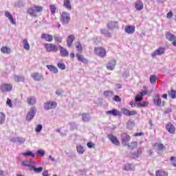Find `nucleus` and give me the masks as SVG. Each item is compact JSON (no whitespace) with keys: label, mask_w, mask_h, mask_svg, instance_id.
<instances>
[{"label":"nucleus","mask_w":176,"mask_h":176,"mask_svg":"<svg viewBox=\"0 0 176 176\" xmlns=\"http://www.w3.org/2000/svg\"><path fill=\"white\" fill-rule=\"evenodd\" d=\"M128 127L130 129V128H131V127H133V126H134V121H133V120H129V122H128Z\"/></svg>","instance_id":"obj_58"},{"label":"nucleus","mask_w":176,"mask_h":176,"mask_svg":"<svg viewBox=\"0 0 176 176\" xmlns=\"http://www.w3.org/2000/svg\"><path fill=\"white\" fill-rule=\"evenodd\" d=\"M63 6L67 9V10H71L72 9L71 1L69 0H63Z\"/></svg>","instance_id":"obj_29"},{"label":"nucleus","mask_w":176,"mask_h":176,"mask_svg":"<svg viewBox=\"0 0 176 176\" xmlns=\"http://www.w3.org/2000/svg\"><path fill=\"white\" fill-rule=\"evenodd\" d=\"M173 112V109L171 108H167L164 110V115H167L168 113H171Z\"/></svg>","instance_id":"obj_54"},{"label":"nucleus","mask_w":176,"mask_h":176,"mask_svg":"<svg viewBox=\"0 0 176 176\" xmlns=\"http://www.w3.org/2000/svg\"><path fill=\"white\" fill-rule=\"evenodd\" d=\"M94 53L96 54V56H98L102 58H104V57L107 56V51L105 50V49L101 47H95Z\"/></svg>","instance_id":"obj_2"},{"label":"nucleus","mask_w":176,"mask_h":176,"mask_svg":"<svg viewBox=\"0 0 176 176\" xmlns=\"http://www.w3.org/2000/svg\"><path fill=\"white\" fill-rule=\"evenodd\" d=\"M138 143L137 142H132L130 144L127 143L126 146H128L129 149H134V148H137Z\"/></svg>","instance_id":"obj_36"},{"label":"nucleus","mask_w":176,"mask_h":176,"mask_svg":"<svg viewBox=\"0 0 176 176\" xmlns=\"http://www.w3.org/2000/svg\"><path fill=\"white\" fill-rule=\"evenodd\" d=\"M69 20H71V15L69 13L63 12L60 15V21L62 24H68L69 23Z\"/></svg>","instance_id":"obj_3"},{"label":"nucleus","mask_w":176,"mask_h":176,"mask_svg":"<svg viewBox=\"0 0 176 176\" xmlns=\"http://www.w3.org/2000/svg\"><path fill=\"white\" fill-rule=\"evenodd\" d=\"M6 17H7V19H8L10 21V23L12 24H16V21L14 19H13V15H12V14H10V12H9L8 11H6L4 13Z\"/></svg>","instance_id":"obj_23"},{"label":"nucleus","mask_w":176,"mask_h":176,"mask_svg":"<svg viewBox=\"0 0 176 176\" xmlns=\"http://www.w3.org/2000/svg\"><path fill=\"white\" fill-rule=\"evenodd\" d=\"M157 148L158 149H160V151H162V149H164V145H163L162 144H158Z\"/></svg>","instance_id":"obj_59"},{"label":"nucleus","mask_w":176,"mask_h":176,"mask_svg":"<svg viewBox=\"0 0 176 176\" xmlns=\"http://www.w3.org/2000/svg\"><path fill=\"white\" fill-rule=\"evenodd\" d=\"M74 41H75V36H74L73 34H71L67 37V43L68 47H71V46H72Z\"/></svg>","instance_id":"obj_25"},{"label":"nucleus","mask_w":176,"mask_h":176,"mask_svg":"<svg viewBox=\"0 0 176 176\" xmlns=\"http://www.w3.org/2000/svg\"><path fill=\"white\" fill-rule=\"evenodd\" d=\"M31 78H32V79L34 80H36V82L43 80V75L42 74H39L38 72L32 73Z\"/></svg>","instance_id":"obj_11"},{"label":"nucleus","mask_w":176,"mask_h":176,"mask_svg":"<svg viewBox=\"0 0 176 176\" xmlns=\"http://www.w3.org/2000/svg\"><path fill=\"white\" fill-rule=\"evenodd\" d=\"M113 101H116V102H120L122 101V98L119 96H115L113 98Z\"/></svg>","instance_id":"obj_53"},{"label":"nucleus","mask_w":176,"mask_h":176,"mask_svg":"<svg viewBox=\"0 0 176 176\" xmlns=\"http://www.w3.org/2000/svg\"><path fill=\"white\" fill-rule=\"evenodd\" d=\"M57 107V103L56 102H47L44 103V109L46 111H49L50 109H53Z\"/></svg>","instance_id":"obj_10"},{"label":"nucleus","mask_w":176,"mask_h":176,"mask_svg":"<svg viewBox=\"0 0 176 176\" xmlns=\"http://www.w3.org/2000/svg\"><path fill=\"white\" fill-rule=\"evenodd\" d=\"M169 96H170L171 98H176V91L172 89L171 91L168 92Z\"/></svg>","instance_id":"obj_48"},{"label":"nucleus","mask_w":176,"mask_h":176,"mask_svg":"<svg viewBox=\"0 0 176 176\" xmlns=\"http://www.w3.org/2000/svg\"><path fill=\"white\" fill-rule=\"evenodd\" d=\"M129 112H130V110L126 108L121 109V113H123V115H125V116H129Z\"/></svg>","instance_id":"obj_46"},{"label":"nucleus","mask_w":176,"mask_h":176,"mask_svg":"<svg viewBox=\"0 0 176 176\" xmlns=\"http://www.w3.org/2000/svg\"><path fill=\"white\" fill-rule=\"evenodd\" d=\"M43 11V7L42 6L34 4L28 9L27 12L31 17H38V13H41Z\"/></svg>","instance_id":"obj_1"},{"label":"nucleus","mask_w":176,"mask_h":176,"mask_svg":"<svg viewBox=\"0 0 176 176\" xmlns=\"http://www.w3.org/2000/svg\"><path fill=\"white\" fill-rule=\"evenodd\" d=\"M157 79V77L155 75H151L150 76V82L151 84L155 83V82H156V80Z\"/></svg>","instance_id":"obj_49"},{"label":"nucleus","mask_w":176,"mask_h":176,"mask_svg":"<svg viewBox=\"0 0 176 176\" xmlns=\"http://www.w3.org/2000/svg\"><path fill=\"white\" fill-rule=\"evenodd\" d=\"M27 101L29 105H35L36 104V98L35 96H29L27 98Z\"/></svg>","instance_id":"obj_27"},{"label":"nucleus","mask_w":176,"mask_h":176,"mask_svg":"<svg viewBox=\"0 0 176 176\" xmlns=\"http://www.w3.org/2000/svg\"><path fill=\"white\" fill-rule=\"evenodd\" d=\"M124 32L126 34H129L130 35H131V34H134L135 32V26L126 25L125 26Z\"/></svg>","instance_id":"obj_17"},{"label":"nucleus","mask_w":176,"mask_h":176,"mask_svg":"<svg viewBox=\"0 0 176 176\" xmlns=\"http://www.w3.org/2000/svg\"><path fill=\"white\" fill-rule=\"evenodd\" d=\"M1 53H3L4 54H10V49L8 47H2L1 48Z\"/></svg>","instance_id":"obj_38"},{"label":"nucleus","mask_w":176,"mask_h":176,"mask_svg":"<svg viewBox=\"0 0 176 176\" xmlns=\"http://www.w3.org/2000/svg\"><path fill=\"white\" fill-rule=\"evenodd\" d=\"M35 115H36V108L32 107L26 115V120L31 122L35 118Z\"/></svg>","instance_id":"obj_4"},{"label":"nucleus","mask_w":176,"mask_h":176,"mask_svg":"<svg viewBox=\"0 0 176 176\" xmlns=\"http://www.w3.org/2000/svg\"><path fill=\"white\" fill-rule=\"evenodd\" d=\"M109 141L113 144L116 145V146H119L120 145V142L119 140H118V138L116 136L113 135V134H109L107 135Z\"/></svg>","instance_id":"obj_9"},{"label":"nucleus","mask_w":176,"mask_h":176,"mask_svg":"<svg viewBox=\"0 0 176 176\" xmlns=\"http://www.w3.org/2000/svg\"><path fill=\"white\" fill-rule=\"evenodd\" d=\"M76 47L77 49V52H79V53H82L83 48L82 47V44H80V42H78L76 45Z\"/></svg>","instance_id":"obj_44"},{"label":"nucleus","mask_w":176,"mask_h":176,"mask_svg":"<svg viewBox=\"0 0 176 176\" xmlns=\"http://www.w3.org/2000/svg\"><path fill=\"white\" fill-rule=\"evenodd\" d=\"M6 104H7V105H8V107H12V100L8 98Z\"/></svg>","instance_id":"obj_63"},{"label":"nucleus","mask_w":176,"mask_h":176,"mask_svg":"<svg viewBox=\"0 0 176 176\" xmlns=\"http://www.w3.org/2000/svg\"><path fill=\"white\" fill-rule=\"evenodd\" d=\"M47 68L49 69V71L53 72L54 74H57L58 72V69H57V67L55 66L47 65Z\"/></svg>","instance_id":"obj_31"},{"label":"nucleus","mask_w":176,"mask_h":176,"mask_svg":"<svg viewBox=\"0 0 176 176\" xmlns=\"http://www.w3.org/2000/svg\"><path fill=\"white\" fill-rule=\"evenodd\" d=\"M135 115H137V111H129V114L128 116H135Z\"/></svg>","instance_id":"obj_56"},{"label":"nucleus","mask_w":176,"mask_h":176,"mask_svg":"<svg viewBox=\"0 0 176 176\" xmlns=\"http://www.w3.org/2000/svg\"><path fill=\"white\" fill-rule=\"evenodd\" d=\"M34 170L36 174H41L43 171V167H38L36 168L35 167V165H33V166H31L30 168V171Z\"/></svg>","instance_id":"obj_26"},{"label":"nucleus","mask_w":176,"mask_h":176,"mask_svg":"<svg viewBox=\"0 0 176 176\" xmlns=\"http://www.w3.org/2000/svg\"><path fill=\"white\" fill-rule=\"evenodd\" d=\"M5 120H6V115L3 112H0V126L5 123Z\"/></svg>","instance_id":"obj_34"},{"label":"nucleus","mask_w":176,"mask_h":176,"mask_svg":"<svg viewBox=\"0 0 176 176\" xmlns=\"http://www.w3.org/2000/svg\"><path fill=\"white\" fill-rule=\"evenodd\" d=\"M166 129L170 134H174L175 133V126L171 122H168L166 125Z\"/></svg>","instance_id":"obj_18"},{"label":"nucleus","mask_w":176,"mask_h":176,"mask_svg":"<svg viewBox=\"0 0 176 176\" xmlns=\"http://www.w3.org/2000/svg\"><path fill=\"white\" fill-rule=\"evenodd\" d=\"M136 10H142L144 9V3L141 0H138L135 3Z\"/></svg>","instance_id":"obj_22"},{"label":"nucleus","mask_w":176,"mask_h":176,"mask_svg":"<svg viewBox=\"0 0 176 176\" xmlns=\"http://www.w3.org/2000/svg\"><path fill=\"white\" fill-rule=\"evenodd\" d=\"M43 126L42 124H38L36 126L35 131H36V133H41V131H42V129H43Z\"/></svg>","instance_id":"obj_51"},{"label":"nucleus","mask_w":176,"mask_h":176,"mask_svg":"<svg viewBox=\"0 0 176 176\" xmlns=\"http://www.w3.org/2000/svg\"><path fill=\"white\" fill-rule=\"evenodd\" d=\"M124 170H125V171L134 170V165L131 164H126L124 166Z\"/></svg>","instance_id":"obj_37"},{"label":"nucleus","mask_w":176,"mask_h":176,"mask_svg":"<svg viewBox=\"0 0 176 176\" xmlns=\"http://www.w3.org/2000/svg\"><path fill=\"white\" fill-rule=\"evenodd\" d=\"M167 19H171L173 17V11H170L167 14H166Z\"/></svg>","instance_id":"obj_60"},{"label":"nucleus","mask_w":176,"mask_h":176,"mask_svg":"<svg viewBox=\"0 0 176 176\" xmlns=\"http://www.w3.org/2000/svg\"><path fill=\"white\" fill-rule=\"evenodd\" d=\"M22 166H24L25 167H29L30 170L31 167L35 166V162H34V161H32L31 159L29 160H24L22 162Z\"/></svg>","instance_id":"obj_16"},{"label":"nucleus","mask_w":176,"mask_h":176,"mask_svg":"<svg viewBox=\"0 0 176 176\" xmlns=\"http://www.w3.org/2000/svg\"><path fill=\"white\" fill-rule=\"evenodd\" d=\"M153 103L156 107H164V102H162V98H160V95L157 94L155 98H153Z\"/></svg>","instance_id":"obj_8"},{"label":"nucleus","mask_w":176,"mask_h":176,"mask_svg":"<svg viewBox=\"0 0 176 176\" xmlns=\"http://www.w3.org/2000/svg\"><path fill=\"white\" fill-rule=\"evenodd\" d=\"M90 119H91V117H90V114L89 113H82V122H90Z\"/></svg>","instance_id":"obj_30"},{"label":"nucleus","mask_w":176,"mask_h":176,"mask_svg":"<svg viewBox=\"0 0 176 176\" xmlns=\"http://www.w3.org/2000/svg\"><path fill=\"white\" fill-rule=\"evenodd\" d=\"M45 47L47 50V52H54L55 53L58 52V46L54 45V44H49V43H47L45 45Z\"/></svg>","instance_id":"obj_7"},{"label":"nucleus","mask_w":176,"mask_h":176,"mask_svg":"<svg viewBox=\"0 0 176 176\" xmlns=\"http://www.w3.org/2000/svg\"><path fill=\"white\" fill-rule=\"evenodd\" d=\"M57 65L60 69H65V64L59 63Z\"/></svg>","instance_id":"obj_55"},{"label":"nucleus","mask_w":176,"mask_h":176,"mask_svg":"<svg viewBox=\"0 0 176 176\" xmlns=\"http://www.w3.org/2000/svg\"><path fill=\"white\" fill-rule=\"evenodd\" d=\"M50 9L51 10L52 14H54V13H56V10H57V7H56L54 5H50Z\"/></svg>","instance_id":"obj_47"},{"label":"nucleus","mask_w":176,"mask_h":176,"mask_svg":"<svg viewBox=\"0 0 176 176\" xmlns=\"http://www.w3.org/2000/svg\"><path fill=\"white\" fill-rule=\"evenodd\" d=\"M146 94H148V92L146 91H142L141 92H140L139 94H138L135 98V101L136 102H140V101H142L143 98H144V96H146Z\"/></svg>","instance_id":"obj_15"},{"label":"nucleus","mask_w":176,"mask_h":176,"mask_svg":"<svg viewBox=\"0 0 176 176\" xmlns=\"http://www.w3.org/2000/svg\"><path fill=\"white\" fill-rule=\"evenodd\" d=\"M166 39H168V41H170V42H174L176 39L175 35H174L170 32H166Z\"/></svg>","instance_id":"obj_28"},{"label":"nucleus","mask_w":176,"mask_h":176,"mask_svg":"<svg viewBox=\"0 0 176 176\" xmlns=\"http://www.w3.org/2000/svg\"><path fill=\"white\" fill-rule=\"evenodd\" d=\"M87 146L88 148H93L94 146V144L93 142H88L87 144Z\"/></svg>","instance_id":"obj_61"},{"label":"nucleus","mask_w":176,"mask_h":176,"mask_svg":"<svg viewBox=\"0 0 176 176\" xmlns=\"http://www.w3.org/2000/svg\"><path fill=\"white\" fill-rule=\"evenodd\" d=\"M106 115H112L113 116H120V111H118V109H113L110 111H106Z\"/></svg>","instance_id":"obj_21"},{"label":"nucleus","mask_w":176,"mask_h":176,"mask_svg":"<svg viewBox=\"0 0 176 176\" xmlns=\"http://www.w3.org/2000/svg\"><path fill=\"white\" fill-rule=\"evenodd\" d=\"M22 155L23 156H32L33 157H35V154H34L31 151H28L27 153H23Z\"/></svg>","instance_id":"obj_50"},{"label":"nucleus","mask_w":176,"mask_h":176,"mask_svg":"<svg viewBox=\"0 0 176 176\" xmlns=\"http://www.w3.org/2000/svg\"><path fill=\"white\" fill-rule=\"evenodd\" d=\"M54 41H56V42H58V43H61V42L63 41V38L58 36H55Z\"/></svg>","instance_id":"obj_52"},{"label":"nucleus","mask_w":176,"mask_h":176,"mask_svg":"<svg viewBox=\"0 0 176 176\" xmlns=\"http://www.w3.org/2000/svg\"><path fill=\"white\" fill-rule=\"evenodd\" d=\"M119 25L118 22L110 21L107 23V28L109 30H115V28H118Z\"/></svg>","instance_id":"obj_19"},{"label":"nucleus","mask_w":176,"mask_h":176,"mask_svg":"<svg viewBox=\"0 0 176 176\" xmlns=\"http://www.w3.org/2000/svg\"><path fill=\"white\" fill-rule=\"evenodd\" d=\"M36 153L37 155H40L41 156H45V151L43 150H38Z\"/></svg>","instance_id":"obj_57"},{"label":"nucleus","mask_w":176,"mask_h":176,"mask_svg":"<svg viewBox=\"0 0 176 176\" xmlns=\"http://www.w3.org/2000/svg\"><path fill=\"white\" fill-rule=\"evenodd\" d=\"M130 140H131V138L130 135H129V134L126 133L121 134V142L124 146H127V144H129Z\"/></svg>","instance_id":"obj_5"},{"label":"nucleus","mask_w":176,"mask_h":176,"mask_svg":"<svg viewBox=\"0 0 176 176\" xmlns=\"http://www.w3.org/2000/svg\"><path fill=\"white\" fill-rule=\"evenodd\" d=\"M166 52V49L160 47L151 54V57H156V56H162Z\"/></svg>","instance_id":"obj_12"},{"label":"nucleus","mask_w":176,"mask_h":176,"mask_svg":"<svg viewBox=\"0 0 176 176\" xmlns=\"http://www.w3.org/2000/svg\"><path fill=\"white\" fill-rule=\"evenodd\" d=\"M41 39H45L46 42H52L53 41V36L49 34L43 33L41 36Z\"/></svg>","instance_id":"obj_20"},{"label":"nucleus","mask_w":176,"mask_h":176,"mask_svg":"<svg viewBox=\"0 0 176 176\" xmlns=\"http://www.w3.org/2000/svg\"><path fill=\"white\" fill-rule=\"evenodd\" d=\"M106 67L109 71H113V69H115V67H116V60L113 59L109 60Z\"/></svg>","instance_id":"obj_13"},{"label":"nucleus","mask_w":176,"mask_h":176,"mask_svg":"<svg viewBox=\"0 0 176 176\" xmlns=\"http://www.w3.org/2000/svg\"><path fill=\"white\" fill-rule=\"evenodd\" d=\"M25 141H26L25 138H21V137H17L16 142H18V144H19L20 145H21V144H24Z\"/></svg>","instance_id":"obj_45"},{"label":"nucleus","mask_w":176,"mask_h":176,"mask_svg":"<svg viewBox=\"0 0 176 176\" xmlns=\"http://www.w3.org/2000/svg\"><path fill=\"white\" fill-rule=\"evenodd\" d=\"M170 166L176 168V157L172 156L170 158Z\"/></svg>","instance_id":"obj_41"},{"label":"nucleus","mask_w":176,"mask_h":176,"mask_svg":"<svg viewBox=\"0 0 176 176\" xmlns=\"http://www.w3.org/2000/svg\"><path fill=\"white\" fill-rule=\"evenodd\" d=\"M12 89H13V85H12V84L4 83L0 85V90L2 91V93L12 91Z\"/></svg>","instance_id":"obj_6"},{"label":"nucleus","mask_w":176,"mask_h":176,"mask_svg":"<svg viewBox=\"0 0 176 176\" xmlns=\"http://www.w3.org/2000/svg\"><path fill=\"white\" fill-rule=\"evenodd\" d=\"M156 176H168V173L164 170H157L155 173Z\"/></svg>","instance_id":"obj_39"},{"label":"nucleus","mask_w":176,"mask_h":176,"mask_svg":"<svg viewBox=\"0 0 176 176\" xmlns=\"http://www.w3.org/2000/svg\"><path fill=\"white\" fill-rule=\"evenodd\" d=\"M76 151L80 155H83L85 153V147L80 144H78L76 146Z\"/></svg>","instance_id":"obj_33"},{"label":"nucleus","mask_w":176,"mask_h":176,"mask_svg":"<svg viewBox=\"0 0 176 176\" xmlns=\"http://www.w3.org/2000/svg\"><path fill=\"white\" fill-rule=\"evenodd\" d=\"M10 141L11 142H17V137L16 138H10Z\"/></svg>","instance_id":"obj_62"},{"label":"nucleus","mask_w":176,"mask_h":176,"mask_svg":"<svg viewBox=\"0 0 176 176\" xmlns=\"http://www.w3.org/2000/svg\"><path fill=\"white\" fill-rule=\"evenodd\" d=\"M148 102H138L137 103V107L138 108H141V107H148Z\"/></svg>","instance_id":"obj_43"},{"label":"nucleus","mask_w":176,"mask_h":176,"mask_svg":"<svg viewBox=\"0 0 176 176\" xmlns=\"http://www.w3.org/2000/svg\"><path fill=\"white\" fill-rule=\"evenodd\" d=\"M14 80H15V82H24V80H25L24 76L17 75L14 76Z\"/></svg>","instance_id":"obj_35"},{"label":"nucleus","mask_w":176,"mask_h":176,"mask_svg":"<svg viewBox=\"0 0 176 176\" xmlns=\"http://www.w3.org/2000/svg\"><path fill=\"white\" fill-rule=\"evenodd\" d=\"M23 49H25V50H30V43H28V40L27 38H24L23 40Z\"/></svg>","instance_id":"obj_32"},{"label":"nucleus","mask_w":176,"mask_h":176,"mask_svg":"<svg viewBox=\"0 0 176 176\" xmlns=\"http://www.w3.org/2000/svg\"><path fill=\"white\" fill-rule=\"evenodd\" d=\"M58 47L61 57H68V56H69V52L66 48H64V47L61 45H58Z\"/></svg>","instance_id":"obj_14"},{"label":"nucleus","mask_w":176,"mask_h":176,"mask_svg":"<svg viewBox=\"0 0 176 176\" xmlns=\"http://www.w3.org/2000/svg\"><path fill=\"white\" fill-rule=\"evenodd\" d=\"M42 175L43 176H49V171L45 170L44 172H43Z\"/></svg>","instance_id":"obj_64"},{"label":"nucleus","mask_w":176,"mask_h":176,"mask_svg":"<svg viewBox=\"0 0 176 176\" xmlns=\"http://www.w3.org/2000/svg\"><path fill=\"white\" fill-rule=\"evenodd\" d=\"M76 57L78 58V61H80L83 64H87V63H89L87 59L86 58H84L83 55L76 54Z\"/></svg>","instance_id":"obj_24"},{"label":"nucleus","mask_w":176,"mask_h":176,"mask_svg":"<svg viewBox=\"0 0 176 176\" xmlns=\"http://www.w3.org/2000/svg\"><path fill=\"white\" fill-rule=\"evenodd\" d=\"M103 95L104 97H112L113 96V91H104Z\"/></svg>","instance_id":"obj_42"},{"label":"nucleus","mask_w":176,"mask_h":176,"mask_svg":"<svg viewBox=\"0 0 176 176\" xmlns=\"http://www.w3.org/2000/svg\"><path fill=\"white\" fill-rule=\"evenodd\" d=\"M141 153H142V148H139L138 149L137 153H134L133 154V157L134 159H137V157H138L139 156L141 155Z\"/></svg>","instance_id":"obj_40"}]
</instances>
